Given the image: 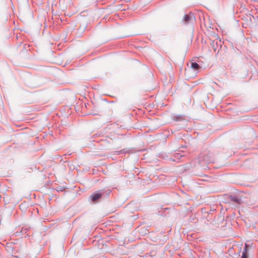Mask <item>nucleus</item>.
Masks as SVG:
<instances>
[{"mask_svg": "<svg viewBox=\"0 0 258 258\" xmlns=\"http://www.w3.org/2000/svg\"><path fill=\"white\" fill-rule=\"evenodd\" d=\"M110 192V189L96 190L90 195L89 201L90 203L92 204H97L107 199L109 197Z\"/></svg>", "mask_w": 258, "mask_h": 258, "instance_id": "f257e3e1", "label": "nucleus"}, {"mask_svg": "<svg viewBox=\"0 0 258 258\" xmlns=\"http://www.w3.org/2000/svg\"><path fill=\"white\" fill-rule=\"evenodd\" d=\"M226 196L229 203L236 205H241L242 203V196L241 194H228Z\"/></svg>", "mask_w": 258, "mask_h": 258, "instance_id": "f03ea898", "label": "nucleus"}, {"mask_svg": "<svg viewBox=\"0 0 258 258\" xmlns=\"http://www.w3.org/2000/svg\"><path fill=\"white\" fill-rule=\"evenodd\" d=\"M203 161L207 163L214 162L215 161L214 155L213 152L208 151L207 153L204 154L201 157Z\"/></svg>", "mask_w": 258, "mask_h": 258, "instance_id": "7ed1b4c3", "label": "nucleus"}, {"mask_svg": "<svg viewBox=\"0 0 258 258\" xmlns=\"http://www.w3.org/2000/svg\"><path fill=\"white\" fill-rule=\"evenodd\" d=\"M195 19V18L194 14L191 12H190L188 14H184L183 17L182 22H183V24L187 25L192 23L193 20Z\"/></svg>", "mask_w": 258, "mask_h": 258, "instance_id": "20e7f679", "label": "nucleus"}, {"mask_svg": "<svg viewBox=\"0 0 258 258\" xmlns=\"http://www.w3.org/2000/svg\"><path fill=\"white\" fill-rule=\"evenodd\" d=\"M210 45L215 52L217 50L218 52L219 50L221 48V41L220 40H216V41L215 40L212 41L210 43Z\"/></svg>", "mask_w": 258, "mask_h": 258, "instance_id": "39448f33", "label": "nucleus"}, {"mask_svg": "<svg viewBox=\"0 0 258 258\" xmlns=\"http://www.w3.org/2000/svg\"><path fill=\"white\" fill-rule=\"evenodd\" d=\"M202 212L203 214H208V217H207V218L208 221H210L213 218V215L215 213H216V210L215 209H211L209 211H206L205 208H202Z\"/></svg>", "mask_w": 258, "mask_h": 258, "instance_id": "423d86ee", "label": "nucleus"}, {"mask_svg": "<svg viewBox=\"0 0 258 258\" xmlns=\"http://www.w3.org/2000/svg\"><path fill=\"white\" fill-rule=\"evenodd\" d=\"M172 119L174 121H178L184 120L183 115L181 114H174L172 116Z\"/></svg>", "mask_w": 258, "mask_h": 258, "instance_id": "0eeeda50", "label": "nucleus"}, {"mask_svg": "<svg viewBox=\"0 0 258 258\" xmlns=\"http://www.w3.org/2000/svg\"><path fill=\"white\" fill-rule=\"evenodd\" d=\"M240 258H252L249 257V254L245 247L243 248Z\"/></svg>", "mask_w": 258, "mask_h": 258, "instance_id": "6e6552de", "label": "nucleus"}, {"mask_svg": "<svg viewBox=\"0 0 258 258\" xmlns=\"http://www.w3.org/2000/svg\"><path fill=\"white\" fill-rule=\"evenodd\" d=\"M213 218L215 221L219 222L224 219V217L221 214H218L217 217L216 215H214Z\"/></svg>", "mask_w": 258, "mask_h": 258, "instance_id": "1a4fd4ad", "label": "nucleus"}, {"mask_svg": "<svg viewBox=\"0 0 258 258\" xmlns=\"http://www.w3.org/2000/svg\"><path fill=\"white\" fill-rule=\"evenodd\" d=\"M191 68L194 69L195 71L198 70L200 68L199 64L196 62H191Z\"/></svg>", "mask_w": 258, "mask_h": 258, "instance_id": "9d476101", "label": "nucleus"}, {"mask_svg": "<svg viewBox=\"0 0 258 258\" xmlns=\"http://www.w3.org/2000/svg\"><path fill=\"white\" fill-rule=\"evenodd\" d=\"M252 244V243L250 242V241H249L248 243H244V247H245L247 249L248 253H249V248L251 247Z\"/></svg>", "mask_w": 258, "mask_h": 258, "instance_id": "9b49d317", "label": "nucleus"}, {"mask_svg": "<svg viewBox=\"0 0 258 258\" xmlns=\"http://www.w3.org/2000/svg\"><path fill=\"white\" fill-rule=\"evenodd\" d=\"M128 151L126 149H123L122 150H120V151H116V154L117 155H120V154H125L126 153H127Z\"/></svg>", "mask_w": 258, "mask_h": 258, "instance_id": "f8f14e48", "label": "nucleus"}, {"mask_svg": "<svg viewBox=\"0 0 258 258\" xmlns=\"http://www.w3.org/2000/svg\"><path fill=\"white\" fill-rule=\"evenodd\" d=\"M174 157L176 158V159H180L181 157L183 156V155H181L180 153H176L174 154Z\"/></svg>", "mask_w": 258, "mask_h": 258, "instance_id": "ddd939ff", "label": "nucleus"}, {"mask_svg": "<svg viewBox=\"0 0 258 258\" xmlns=\"http://www.w3.org/2000/svg\"><path fill=\"white\" fill-rule=\"evenodd\" d=\"M86 27L87 26L86 24L83 25H81L79 28L81 29V30H84L86 28Z\"/></svg>", "mask_w": 258, "mask_h": 258, "instance_id": "4468645a", "label": "nucleus"}, {"mask_svg": "<svg viewBox=\"0 0 258 258\" xmlns=\"http://www.w3.org/2000/svg\"><path fill=\"white\" fill-rule=\"evenodd\" d=\"M59 189H57L58 191V190L62 191V188L61 187H59Z\"/></svg>", "mask_w": 258, "mask_h": 258, "instance_id": "2eb2a0df", "label": "nucleus"}, {"mask_svg": "<svg viewBox=\"0 0 258 258\" xmlns=\"http://www.w3.org/2000/svg\"><path fill=\"white\" fill-rule=\"evenodd\" d=\"M170 159H171V160L172 161H175L174 159H172V158H171Z\"/></svg>", "mask_w": 258, "mask_h": 258, "instance_id": "dca6fc26", "label": "nucleus"}, {"mask_svg": "<svg viewBox=\"0 0 258 258\" xmlns=\"http://www.w3.org/2000/svg\"><path fill=\"white\" fill-rule=\"evenodd\" d=\"M249 19H250V21H251V19L250 17H249Z\"/></svg>", "mask_w": 258, "mask_h": 258, "instance_id": "f3484780", "label": "nucleus"}]
</instances>
